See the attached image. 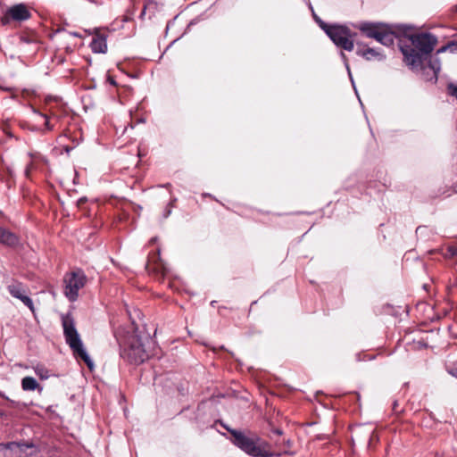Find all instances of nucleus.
I'll return each mask as SVG.
<instances>
[{"label":"nucleus","mask_w":457,"mask_h":457,"mask_svg":"<svg viewBox=\"0 0 457 457\" xmlns=\"http://www.w3.org/2000/svg\"><path fill=\"white\" fill-rule=\"evenodd\" d=\"M3 397H4L6 400H9L8 396H5L4 395H1Z\"/></svg>","instance_id":"nucleus-31"},{"label":"nucleus","mask_w":457,"mask_h":457,"mask_svg":"<svg viewBox=\"0 0 457 457\" xmlns=\"http://www.w3.org/2000/svg\"><path fill=\"white\" fill-rule=\"evenodd\" d=\"M62 323L63 328V335L65 341L70 348L72 350L73 354L77 358H80L85 361L89 369H92L94 363L84 348L81 338L75 328V322L71 314H66L62 317Z\"/></svg>","instance_id":"nucleus-4"},{"label":"nucleus","mask_w":457,"mask_h":457,"mask_svg":"<svg viewBox=\"0 0 457 457\" xmlns=\"http://www.w3.org/2000/svg\"><path fill=\"white\" fill-rule=\"evenodd\" d=\"M283 435V430L278 428H273L270 429V434L269 435L270 438L273 441H275L274 439V436H282Z\"/></svg>","instance_id":"nucleus-23"},{"label":"nucleus","mask_w":457,"mask_h":457,"mask_svg":"<svg viewBox=\"0 0 457 457\" xmlns=\"http://www.w3.org/2000/svg\"><path fill=\"white\" fill-rule=\"evenodd\" d=\"M171 208H172V202H170L168 206L166 207L165 211H164V213H163V218L166 219L168 218L170 213H171Z\"/></svg>","instance_id":"nucleus-25"},{"label":"nucleus","mask_w":457,"mask_h":457,"mask_svg":"<svg viewBox=\"0 0 457 457\" xmlns=\"http://www.w3.org/2000/svg\"><path fill=\"white\" fill-rule=\"evenodd\" d=\"M448 252H449L451 256H456L457 255V248L456 247H453V246L449 247L448 248Z\"/></svg>","instance_id":"nucleus-28"},{"label":"nucleus","mask_w":457,"mask_h":457,"mask_svg":"<svg viewBox=\"0 0 457 457\" xmlns=\"http://www.w3.org/2000/svg\"><path fill=\"white\" fill-rule=\"evenodd\" d=\"M111 83L112 84H115L114 80L113 79H111Z\"/></svg>","instance_id":"nucleus-32"},{"label":"nucleus","mask_w":457,"mask_h":457,"mask_svg":"<svg viewBox=\"0 0 457 457\" xmlns=\"http://www.w3.org/2000/svg\"><path fill=\"white\" fill-rule=\"evenodd\" d=\"M21 388L24 391H34L36 389L42 391V387L33 377H24L21 379Z\"/></svg>","instance_id":"nucleus-15"},{"label":"nucleus","mask_w":457,"mask_h":457,"mask_svg":"<svg viewBox=\"0 0 457 457\" xmlns=\"http://www.w3.org/2000/svg\"><path fill=\"white\" fill-rule=\"evenodd\" d=\"M372 434H373V432H370L369 433V436H370L369 440H370V442L372 440Z\"/></svg>","instance_id":"nucleus-30"},{"label":"nucleus","mask_w":457,"mask_h":457,"mask_svg":"<svg viewBox=\"0 0 457 457\" xmlns=\"http://www.w3.org/2000/svg\"><path fill=\"white\" fill-rule=\"evenodd\" d=\"M377 41L386 46H393L395 42V34L385 25Z\"/></svg>","instance_id":"nucleus-14"},{"label":"nucleus","mask_w":457,"mask_h":457,"mask_svg":"<svg viewBox=\"0 0 457 457\" xmlns=\"http://www.w3.org/2000/svg\"><path fill=\"white\" fill-rule=\"evenodd\" d=\"M0 449L7 451L4 457H29L39 452L35 444L25 441L0 443Z\"/></svg>","instance_id":"nucleus-7"},{"label":"nucleus","mask_w":457,"mask_h":457,"mask_svg":"<svg viewBox=\"0 0 457 457\" xmlns=\"http://www.w3.org/2000/svg\"><path fill=\"white\" fill-rule=\"evenodd\" d=\"M86 281L87 277L81 270H76L66 274L64 277V295L71 302L78 299L79 291L84 287Z\"/></svg>","instance_id":"nucleus-6"},{"label":"nucleus","mask_w":457,"mask_h":457,"mask_svg":"<svg viewBox=\"0 0 457 457\" xmlns=\"http://www.w3.org/2000/svg\"><path fill=\"white\" fill-rule=\"evenodd\" d=\"M0 244L14 247L19 245V237L14 233L3 228L0 231Z\"/></svg>","instance_id":"nucleus-11"},{"label":"nucleus","mask_w":457,"mask_h":457,"mask_svg":"<svg viewBox=\"0 0 457 457\" xmlns=\"http://www.w3.org/2000/svg\"><path fill=\"white\" fill-rule=\"evenodd\" d=\"M447 50H449L452 53H456L457 52V39L456 40H453V41L447 43L445 46L440 47L436 51V54L445 53Z\"/></svg>","instance_id":"nucleus-17"},{"label":"nucleus","mask_w":457,"mask_h":457,"mask_svg":"<svg viewBox=\"0 0 457 457\" xmlns=\"http://www.w3.org/2000/svg\"><path fill=\"white\" fill-rule=\"evenodd\" d=\"M411 46L401 47L405 62L411 68L420 67L436 45L437 38L430 33L413 34L409 37Z\"/></svg>","instance_id":"nucleus-1"},{"label":"nucleus","mask_w":457,"mask_h":457,"mask_svg":"<svg viewBox=\"0 0 457 457\" xmlns=\"http://www.w3.org/2000/svg\"><path fill=\"white\" fill-rule=\"evenodd\" d=\"M2 228H2V227H0V231L2 230Z\"/></svg>","instance_id":"nucleus-33"},{"label":"nucleus","mask_w":457,"mask_h":457,"mask_svg":"<svg viewBox=\"0 0 457 457\" xmlns=\"http://www.w3.org/2000/svg\"><path fill=\"white\" fill-rule=\"evenodd\" d=\"M10 295L21 300L29 309L34 312V304L30 297L26 295V289L21 283L14 282L7 287Z\"/></svg>","instance_id":"nucleus-9"},{"label":"nucleus","mask_w":457,"mask_h":457,"mask_svg":"<svg viewBox=\"0 0 457 457\" xmlns=\"http://www.w3.org/2000/svg\"><path fill=\"white\" fill-rule=\"evenodd\" d=\"M35 373L41 378L46 379L49 377V371L42 365H37L34 368Z\"/></svg>","instance_id":"nucleus-19"},{"label":"nucleus","mask_w":457,"mask_h":457,"mask_svg":"<svg viewBox=\"0 0 457 457\" xmlns=\"http://www.w3.org/2000/svg\"><path fill=\"white\" fill-rule=\"evenodd\" d=\"M274 444L278 447L285 446L286 448L289 449V448H291L293 442L290 439H284L282 442H280L278 440H275Z\"/></svg>","instance_id":"nucleus-21"},{"label":"nucleus","mask_w":457,"mask_h":457,"mask_svg":"<svg viewBox=\"0 0 457 457\" xmlns=\"http://www.w3.org/2000/svg\"><path fill=\"white\" fill-rule=\"evenodd\" d=\"M33 112L34 113H37L38 114L40 117H42L43 119H45V129L47 131H51L54 129V126L51 123L50 120H49V117L45 114V113H42L40 112H38L37 110H36L35 108L32 109Z\"/></svg>","instance_id":"nucleus-18"},{"label":"nucleus","mask_w":457,"mask_h":457,"mask_svg":"<svg viewBox=\"0 0 457 457\" xmlns=\"http://www.w3.org/2000/svg\"><path fill=\"white\" fill-rule=\"evenodd\" d=\"M356 54L363 57L367 61L377 59L382 61L385 59V55L382 52L378 49L368 47L366 49H357Z\"/></svg>","instance_id":"nucleus-12"},{"label":"nucleus","mask_w":457,"mask_h":457,"mask_svg":"<svg viewBox=\"0 0 457 457\" xmlns=\"http://www.w3.org/2000/svg\"><path fill=\"white\" fill-rule=\"evenodd\" d=\"M31 13L26 4H18L7 9L1 21L4 25H6L10 21H24L30 18Z\"/></svg>","instance_id":"nucleus-8"},{"label":"nucleus","mask_w":457,"mask_h":457,"mask_svg":"<svg viewBox=\"0 0 457 457\" xmlns=\"http://www.w3.org/2000/svg\"><path fill=\"white\" fill-rule=\"evenodd\" d=\"M392 409L393 411L395 412V413H400L403 411L402 409H399V404H398V401H394L393 403V406H392Z\"/></svg>","instance_id":"nucleus-27"},{"label":"nucleus","mask_w":457,"mask_h":457,"mask_svg":"<svg viewBox=\"0 0 457 457\" xmlns=\"http://www.w3.org/2000/svg\"><path fill=\"white\" fill-rule=\"evenodd\" d=\"M340 55H341V58L343 59V61H344V62H345V68H346V70H347V71H348V74H349V76H350V79H351V80L353 81V78H352V74H351L350 67H349V64H348L347 57H346V55H345L343 52H341V54H340Z\"/></svg>","instance_id":"nucleus-24"},{"label":"nucleus","mask_w":457,"mask_h":457,"mask_svg":"<svg viewBox=\"0 0 457 457\" xmlns=\"http://www.w3.org/2000/svg\"><path fill=\"white\" fill-rule=\"evenodd\" d=\"M313 17L320 24V27L337 47L345 51H352L353 49V37L355 34L353 33L346 26L328 25L321 21L316 14H313Z\"/></svg>","instance_id":"nucleus-5"},{"label":"nucleus","mask_w":457,"mask_h":457,"mask_svg":"<svg viewBox=\"0 0 457 457\" xmlns=\"http://www.w3.org/2000/svg\"><path fill=\"white\" fill-rule=\"evenodd\" d=\"M145 9H146V6L144 7V9L142 10L141 13H140V18H143L145 14Z\"/></svg>","instance_id":"nucleus-29"},{"label":"nucleus","mask_w":457,"mask_h":457,"mask_svg":"<svg viewBox=\"0 0 457 457\" xmlns=\"http://www.w3.org/2000/svg\"><path fill=\"white\" fill-rule=\"evenodd\" d=\"M32 169H34V164L31 162L30 163H29L26 166V169H25V175H26L27 178H29V174H30V171L32 170Z\"/></svg>","instance_id":"nucleus-26"},{"label":"nucleus","mask_w":457,"mask_h":457,"mask_svg":"<svg viewBox=\"0 0 457 457\" xmlns=\"http://www.w3.org/2000/svg\"><path fill=\"white\" fill-rule=\"evenodd\" d=\"M90 46L94 53L104 54L107 51V44H106L105 37L97 33L93 37Z\"/></svg>","instance_id":"nucleus-13"},{"label":"nucleus","mask_w":457,"mask_h":457,"mask_svg":"<svg viewBox=\"0 0 457 457\" xmlns=\"http://www.w3.org/2000/svg\"><path fill=\"white\" fill-rule=\"evenodd\" d=\"M428 67L433 71L434 79H435V82H436L437 79H438V74L441 70L440 59L437 57H434V58L430 59L428 62Z\"/></svg>","instance_id":"nucleus-16"},{"label":"nucleus","mask_w":457,"mask_h":457,"mask_svg":"<svg viewBox=\"0 0 457 457\" xmlns=\"http://www.w3.org/2000/svg\"><path fill=\"white\" fill-rule=\"evenodd\" d=\"M385 25L382 23L363 22L359 25L360 30L370 38L378 40Z\"/></svg>","instance_id":"nucleus-10"},{"label":"nucleus","mask_w":457,"mask_h":457,"mask_svg":"<svg viewBox=\"0 0 457 457\" xmlns=\"http://www.w3.org/2000/svg\"><path fill=\"white\" fill-rule=\"evenodd\" d=\"M266 452L267 453H270V457H280L284 454H287V455H294L295 454V452H291L289 450H283L281 452H278V453H275V452H271L269 448V444L267 443V445H266Z\"/></svg>","instance_id":"nucleus-20"},{"label":"nucleus","mask_w":457,"mask_h":457,"mask_svg":"<svg viewBox=\"0 0 457 457\" xmlns=\"http://www.w3.org/2000/svg\"><path fill=\"white\" fill-rule=\"evenodd\" d=\"M120 356L130 363L140 364L149 357L148 348L153 344L149 336H138L137 331L128 334L125 340L119 342Z\"/></svg>","instance_id":"nucleus-2"},{"label":"nucleus","mask_w":457,"mask_h":457,"mask_svg":"<svg viewBox=\"0 0 457 457\" xmlns=\"http://www.w3.org/2000/svg\"><path fill=\"white\" fill-rule=\"evenodd\" d=\"M448 94L457 99V85L453 83H449L447 85Z\"/></svg>","instance_id":"nucleus-22"},{"label":"nucleus","mask_w":457,"mask_h":457,"mask_svg":"<svg viewBox=\"0 0 457 457\" xmlns=\"http://www.w3.org/2000/svg\"><path fill=\"white\" fill-rule=\"evenodd\" d=\"M231 435L232 443L239 449L253 457H270L266 452L267 443L256 435H252L237 429H228Z\"/></svg>","instance_id":"nucleus-3"}]
</instances>
